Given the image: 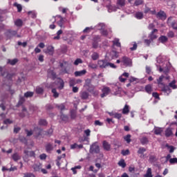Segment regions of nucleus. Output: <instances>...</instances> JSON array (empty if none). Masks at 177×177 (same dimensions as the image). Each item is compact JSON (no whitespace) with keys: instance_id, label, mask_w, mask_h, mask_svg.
<instances>
[{"instance_id":"obj_12","label":"nucleus","mask_w":177,"mask_h":177,"mask_svg":"<svg viewBox=\"0 0 177 177\" xmlns=\"http://www.w3.org/2000/svg\"><path fill=\"white\" fill-rule=\"evenodd\" d=\"M102 146L106 151H110V149H111V145L107 141L104 140L103 142Z\"/></svg>"},{"instance_id":"obj_3","label":"nucleus","mask_w":177,"mask_h":177,"mask_svg":"<svg viewBox=\"0 0 177 177\" xmlns=\"http://www.w3.org/2000/svg\"><path fill=\"white\" fill-rule=\"evenodd\" d=\"M121 63L125 67H132V59L127 57H122Z\"/></svg>"},{"instance_id":"obj_4","label":"nucleus","mask_w":177,"mask_h":177,"mask_svg":"<svg viewBox=\"0 0 177 177\" xmlns=\"http://www.w3.org/2000/svg\"><path fill=\"white\" fill-rule=\"evenodd\" d=\"M59 66L61 67V73L62 74H68V71H67V67H68V62L66 61L60 62Z\"/></svg>"},{"instance_id":"obj_36","label":"nucleus","mask_w":177,"mask_h":177,"mask_svg":"<svg viewBox=\"0 0 177 177\" xmlns=\"http://www.w3.org/2000/svg\"><path fill=\"white\" fill-rule=\"evenodd\" d=\"M122 113L123 114H128V113H129V106L126 104L123 108Z\"/></svg>"},{"instance_id":"obj_44","label":"nucleus","mask_w":177,"mask_h":177,"mask_svg":"<svg viewBox=\"0 0 177 177\" xmlns=\"http://www.w3.org/2000/svg\"><path fill=\"white\" fill-rule=\"evenodd\" d=\"M25 132H26V136H31L34 135V131L32 130H28V129H25Z\"/></svg>"},{"instance_id":"obj_57","label":"nucleus","mask_w":177,"mask_h":177,"mask_svg":"<svg viewBox=\"0 0 177 177\" xmlns=\"http://www.w3.org/2000/svg\"><path fill=\"white\" fill-rule=\"evenodd\" d=\"M49 75H51L53 78H56V73H55L53 71H50L48 72Z\"/></svg>"},{"instance_id":"obj_31","label":"nucleus","mask_w":177,"mask_h":177,"mask_svg":"<svg viewBox=\"0 0 177 177\" xmlns=\"http://www.w3.org/2000/svg\"><path fill=\"white\" fill-rule=\"evenodd\" d=\"M24 102H26V99H24V97H20L18 104H17V107H20V106H21Z\"/></svg>"},{"instance_id":"obj_40","label":"nucleus","mask_w":177,"mask_h":177,"mask_svg":"<svg viewBox=\"0 0 177 177\" xmlns=\"http://www.w3.org/2000/svg\"><path fill=\"white\" fill-rule=\"evenodd\" d=\"M93 60H97L99 59V54L97 53H93L91 55Z\"/></svg>"},{"instance_id":"obj_54","label":"nucleus","mask_w":177,"mask_h":177,"mask_svg":"<svg viewBox=\"0 0 177 177\" xmlns=\"http://www.w3.org/2000/svg\"><path fill=\"white\" fill-rule=\"evenodd\" d=\"M75 117H77V114L75 113V111H71V118H72V120H75Z\"/></svg>"},{"instance_id":"obj_30","label":"nucleus","mask_w":177,"mask_h":177,"mask_svg":"<svg viewBox=\"0 0 177 177\" xmlns=\"http://www.w3.org/2000/svg\"><path fill=\"white\" fill-rule=\"evenodd\" d=\"M144 177H153V174H151V168H148L146 174L144 175Z\"/></svg>"},{"instance_id":"obj_11","label":"nucleus","mask_w":177,"mask_h":177,"mask_svg":"<svg viewBox=\"0 0 177 177\" xmlns=\"http://www.w3.org/2000/svg\"><path fill=\"white\" fill-rule=\"evenodd\" d=\"M26 115H28V111L27 110V108H26V106H23L21 112L19 113V117H21V118H24Z\"/></svg>"},{"instance_id":"obj_59","label":"nucleus","mask_w":177,"mask_h":177,"mask_svg":"<svg viewBox=\"0 0 177 177\" xmlns=\"http://www.w3.org/2000/svg\"><path fill=\"white\" fill-rule=\"evenodd\" d=\"M24 177H35V175L32 173H25Z\"/></svg>"},{"instance_id":"obj_64","label":"nucleus","mask_w":177,"mask_h":177,"mask_svg":"<svg viewBox=\"0 0 177 177\" xmlns=\"http://www.w3.org/2000/svg\"><path fill=\"white\" fill-rule=\"evenodd\" d=\"M3 123L6 124H13V121L10 120V119H6V120L3 121Z\"/></svg>"},{"instance_id":"obj_2","label":"nucleus","mask_w":177,"mask_h":177,"mask_svg":"<svg viewBox=\"0 0 177 177\" xmlns=\"http://www.w3.org/2000/svg\"><path fill=\"white\" fill-rule=\"evenodd\" d=\"M33 135L36 139H39L40 136L44 138V130L41 128L36 127L34 129Z\"/></svg>"},{"instance_id":"obj_63","label":"nucleus","mask_w":177,"mask_h":177,"mask_svg":"<svg viewBox=\"0 0 177 177\" xmlns=\"http://www.w3.org/2000/svg\"><path fill=\"white\" fill-rule=\"evenodd\" d=\"M19 46H23V48H26L27 46V42L21 43V41H18Z\"/></svg>"},{"instance_id":"obj_38","label":"nucleus","mask_w":177,"mask_h":177,"mask_svg":"<svg viewBox=\"0 0 177 177\" xmlns=\"http://www.w3.org/2000/svg\"><path fill=\"white\" fill-rule=\"evenodd\" d=\"M118 165L120 167H122V168H125L127 167V164L125 163V161L124 160L119 161Z\"/></svg>"},{"instance_id":"obj_60","label":"nucleus","mask_w":177,"mask_h":177,"mask_svg":"<svg viewBox=\"0 0 177 177\" xmlns=\"http://www.w3.org/2000/svg\"><path fill=\"white\" fill-rule=\"evenodd\" d=\"M122 156H128L129 154V149L122 150Z\"/></svg>"},{"instance_id":"obj_41","label":"nucleus","mask_w":177,"mask_h":177,"mask_svg":"<svg viewBox=\"0 0 177 177\" xmlns=\"http://www.w3.org/2000/svg\"><path fill=\"white\" fill-rule=\"evenodd\" d=\"M28 15H29L32 19H35V17H37V14L34 11H29Z\"/></svg>"},{"instance_id":"obj_47","label":"nucleus","mask_w":177,"mask_h":177,"mask_svg":"<svg viewBox=\"0 0 177 177\" xmlns=\"http://www.w3.org/2000/svg\"><path fill=\"white\" fill-rule=\"evenodd\" d=\"M124 139L127 143H131V134H128Z\"/></svg>"},{"instance_id":"obj_62","label":"nucleus","mask_w":177,"mask_h":177,"mask_svg":"<svg viewBox=\"0 0 177 177\" xmlns=\"http://www.w3.org/2000/svg\"><path fill=\"white\" fill-rule=\"evenodd\" d=\"M97 28L98 30H103V28H104V24H99L97 26Z\"/></svg>"},{"instance_id":"obj_56","label":"nucleus","mask_w":177,"mask_h":177,"mask_svg":"<svg viewBox=\"0 0 177 177\" xmlns=\"http://www.w3.org/2000/svg\"><path fill=\"white\" fill-rule=\"evenodd\" d=\"M169 162L170 164H177V158H170Z\"/></svg>"},{"instance_id":"obj_58","label":"nucleus","mask_w":177,"mask_h":177,"mask_svg":"<svg viewBox=\"0 0 177 177\" xmlns=\"http://www.w3.org/2000/svg\"><path fill=\"white\" fill-rule=\"evenodd\" d=\"M121 117H122V114L117 113H114V118H117L118 120H120Z\"/></svg>"},{"instance_id":"obj_15","label":"nucleus","mask_w":177,"mask_h":177,"mask_svg":"<svg viewBox=\"0 0 177 177\" xmlns=\"http://www.w3.org/2000/svg\"><path fill=\"white\" fill-rule=\"evenodd\" d=\"M80 97L82 99V100H86L88 97H89V93L86 91H83L80 93Z\"/></svg>"},{"instance_id":"obj_22","label":"nucleus","mask_w":177,"mask_h":177,"mask_svg":"<svg viewBox=\"0 0 177 177\" xmlns=\"http://www.w3.org/2000/svg\"><path fill=\"white\" fill-rule=\"evenodd\" d=\"M165 77L164 75H161L158 79H157V84L158 85L160 86H163L164 85H165L162 81L164 80Z\"/></svg>"},{"instance_id":"obj_21","label":"nucleus","mask_w":177,"mask_h":177,"mask_svg":"<svg viewBox=\"0 0 177 177\" xmlns=\"http://www.w3.org/2000/svg\"><path fill=\"white\" fill-rule=\"evenodd\" d=\"M53 52H55V48L53 46H48L46 53H48V55H53Z\"/></svg>"},{"instance_id":"obj_26","label":"nucleus","mask_w":177,"mask_h":177,"mask_svg":"<svg viewBox=\"0 0 177 177\" xmlns=\"http://www.w3.org/2000/svg\"><path fill=\"white\" fill-rule=\"evenodd\" d=\"M156 17L158 19H165V12L164 11H160L157 13Z\"/></svg>"},{"instance_id":"obj_51","label":"nucleus","mask_w":177,"mask_h":177,"mask_svg":"<svg viewBox=\"0 0 177 177\" xmlns=\"http://www.w3.org/2000/svg\"><path fill=\"white\" fill-rule=\"evenodd\" d=\"M94 125L96 127H102L103 125V122H100V120H95L94 122Z\"/></svg>"},{"instance_id":"obj_28","label":"nucleus","mask_w":177,"mask_h":177,"mask_svg":"<svg viewBox=\"0 0 177 177\" xmlns=\"http://www.w3.org/2000/svg\"><path fill=\"white\" fill-rule=\"evenodd\" d=\"M15 24L17 27H21L23 26V20L18 19L15 21Z\"/></svg>"},{"instance_id":"obj_13","label":"nucleus","mask_w":177,"mask_h":177,"mask_svg":"<svg viewBox=\"0 0 177 177\" xmlns=\"http://www.w3.org/2000/svg\"><path fill=\"white\" fill-rule=\"evenodd\" d=\"M19 62V59L17 58H15L13 59H8L7 60V64H10V66H15Z\"/></svg>"},{"instance_id":"obj_24","label":"nucleus","mask_w":177,"mask_h":177,"mask_svg":"<svg viewBox=\"0 0 177 177\" xmlns=\"http://www.w3.org/2000/svg\"><path fill=\"white\" fill-rule=\"evenodd\" d=\"M176 84V80H173L169 84L168 86L169 88H171L172 89H177V86Z\"/></svg>"},{"instance_id":"obj_48","label":"nucleus","mask_w":177,"mask_h":177,"mask_svg":"<svg viewBox=\"0 0 177 177\" xmlns=\"http://www.w3.org/2000/svg\"><path fill=\"white\" fill-rule=\"evenodd\" d=\"M19 140L22 143H24V145H27V138L26 137H19Z\"/></svg>"},{"instance_id":"obj_35","label":"nucleus","mask_w":177,"mask_h":177,"mask_svg":"<svg viewBox=\"0 0 177 177\" xmlns=\"http://www.w3.org/2000/svg\"><path fill=\"white\" fill-rule=\"evenodd\" d=\"M36 93H37L38 95H42V93H44V88H42L41 87L37 86L36 88Z\"/></svg>"},{"instance_id":"obj_8","label":"nucleus","mask_w":177,"mask_h":177,"mask_svg":"<svg viewBox=\"0 0 177 177\" xmlns=\"http://www.w3.org/2000/svg\"><path fill=\"white\" fill-rule=\"evenodd\" d=\"M56 17H58V19H59V21L57 22L58 26H60L61 28H64V26H63V24H64L66 21H67V19L66 18H63L61 15H57Z\"/></svg>"},{"instance_id":"obj_17","label":"nucleus","mask_w":177,"mask_h":177,"mask_svg":"<svg viewBox=\"0 0 177 177\" xmlns=\"http://www.w3.org/2000/svg\"><path fill=\"white\" fill-rule=\"evenodd\" d=\"M140 142L141 145H148L149 144V138L146 136H143L141 138H140Z\"/></svg>"},{"instance_id":"obj_43","label":"nucleus","mask_w":177,"mask_h":177,"mask_svg":"<svg viewBox=\"0 0 177 177\" xmlns=\"http://www.w3.org/2000/svg\"><path fill=\"white\" fill-rule=\"evenodd\" d=\"M52 93L53 94V97H59V93L56 91V88L52 89Z\"/></svg>"},{"instance_id":"obj_19","label":"nucleus","mask_w":177,"mask_h":177,"mask_svg":"<svg viewBox=\"0 0 177 177\" xmlns=\"http://www.w3.org/2000/svg\"><path fill=\"white\" fill-rule=\"evenodd\" d=\"M24 153L27 157H34L35 156V152L33 151L24 150Z\"/></svg>"},{"instance_id":"obj_32","label":"nucleus","mask_w":177,"mask_h":177,"mask_svg":"<svg viewBox=\"0 0 177 177\" xmlns=\"http://www.w3.org/2000/svg\"><path fill=\"white\" fill-rule=\"evenodd\" d=\"M165 136L166 138H169V136H172V130H171V129H167L165 131Z\"/></svg>"},{"instance_id":"obj_10","label":"nucleus","mask_w":177,"mask_h":177,"mask_svg":"<svg viewBox=\"0 0 177 177\" xmlns=\"http://www.w3.org/2000/svg\"><path fill=\"white\" fill-rule=\"evenodd\" d=\"M108 64L107 61L106 60H99L98 61V66L100 68H106L108 67Z\"/></svg>"},{"instance_id":"obj_29","label":"nucleus","mask_w":177,"mask_h":177,"mask_svg":"<svg viewBox=\"0 0 177 177\" xmlns=\"http://www.w3.org/2000/svg\"><path fill=\"white\" fill-rule=\"evenodd\" d=\"M117 5L120 8H124V6H125V0H118Z\"/></svg>"},{"instance_id":"obj_61","label":"nucleus","mask_w":177,"mask_h":177,"mask_svg":"<svg viewBox=\"0 0 177 177\" xmlns=\"http://www.w3.org/2000/svg\"><path fill=\"white\" fill-rule=\"evenodd\" d=\"M98 46H99V44L97 43V41H94L93 42V48H94V49H97Z\"/></svg>"},{"instance_id":"obj_33","label":"nucleus","mask_w":177,"mask_h":177,"mask_svg":"<svg viewBox=\"0 0 177 177\" xmlns=\"http://www.w3.org/2000/svg\"><path fill=\"white\" fill-rule=\"evenodd\" d=\"M159 41L162 42V44H164L165 42H167L168 41V37L167 36H161L159 37Z\"/></svg>"},{"instance_id":"obj_34","label":"nucleus","mask_w":177,"mask_h":177,"mask_svg":"<svg viewBox=\"0 0 177 177\" xmlns=\"http://www.w3.org/2000/svg\"><path fill=\"white\" fill-rule=\"evenodd\" d=\"M34 96V92L28 91L24 93V97H32Z\"/></svg>"},{"instance_id":"obj_18","label":"nucleus","mask_w":177,"mask_h":177,"mask_svg":"<svg viewBox=\"0 0 177 177\" xmlns=\"http://www.w3.org/2000/svg\"><path fill=\"white\" fill-rule=\"evenodd\" d=\"M155 135H161L162 133V128L155 127L153 129Z\"/></svg>"},{"instance_id":"obj_23","label":"nucleus","mask_w":177,"mask_h":177,"mask_svg":"<svg viewBox=\"0 0 177 177\" xmlns=\"http://www.w3.org/2000/svg\"><path fill=\"white\" fill-rule=\"evenodd\" d=\"M57 83H58V85H59L58 88L62 90V89H63V88H64V81H63V80L59 78Z\"/></svg>"},{"instance_id":"obj_39","label":"nucleus","mask_w":177,"mask_h":177,"mask_svg":"<svg viewBox=\"0 0 177 177\" xmlns=\"http://www.w3.org/2000/svg\"><path fill=\"white\" fill-rule=\"evenodd\" d=\"M82 63H83L82 59H81V58H77L74 62V65L78 66V64H82Z\"/></svg>"},{"instance_id":"obj_42","label":"nucleus","mask_w":177,"mask_h":177,"mask_svg":"<svg viewBox=\"0 0 177 177\" xmlns=\"http://www.w3.org/2000/svg\"><path fill=\"white\" fill-rule=\"evenodd\" d=\"M39 124L45 127L48 125V122H46V120L41 119L39 121Z\"/></svg>"},{"instance_id":"obj_16","label":"nucleus","mask_w":177,"mask_h":177,"mask_svg":"<svg viewBox=\"0 0 177 177\" xmlns=\"http://www.w3.org/2000/svg\"><path fill=\"white\" fill-rule=\"evenodd\" d=\"M85 74H86V70L85 69L75 72V76L76 77H82V75H85Z\"/></svg>"},{"instance_id":"obj_37","label":"nucleus","mask_w":177,"mask_h":177,"mask_svg":"<svg viewBox=\"0 0 177 177\" xmlns=\"http://www.w3.org/2000/svg\"><path fill=\"white\" fill-rule=\"evenodd\" d=\"M14 6H15L17 8V10L19 12H21V10H23V7L21 6V4L15 3Z\"/></svg>"},{"instance_id":"obj_49","label":"nucleus","mask_w":177,"mask_h":177,"mask_svg":"<svg viewBox=\"0 0 177 177\" xmlns=\"http://www.w3.org/2000/svg\"><path fill=\"white\" fill-rule=\"evenodd\" d=\"M52 133H53V129H50L47 131H45L44 134H46L47 136H50V135H52Z\"/></svg>"},{"instance_id":"obj_45","label":"nucleus","mask_w":177,"mask_h":177,"mask_svg":"<svg viewBox=\"0 0 177 177\" xmlns=\"http://www.w3.org/2000/svg\"><path fill=\"white\" fill-rule=\"evenodd\" d=\"M146 151V148L145 147H140L138 151V154H143Z\"/></svg>"},{"instance_id":"obj_7","label":"nucleus","mask_w":177,"mask_h":177,"mask_svg":"<svg viewBox=\"0 0 177 177\" xmlns=\"http://www.w3.org/2000/svg\"><path fill=\"white\" fill-rule=\"evenodd\" d=\"M173 17H169L167 20V24L172 27L174 30H177V22L173 20Z\"/></svg>"},{"instance_id":"obj_50","label":"nucleus","mask_w":177,"mask_h":177,"mask_svg":"<svg viewBox=\"0 0 177 177\" xmlns=\"http://www.w3.org/2000/svg\"><path fill=\"white\" fill-rule=\"evenodd\" d=\"M56 107L59 109L61 110V111H63L64 109H66V106H64V104H61L60 105H57Z\"/></svg>"},{"instance_id":"obj_52","label":"nucleus","mask_w":177,"mask_h":177,"mask_svg":"<svg viewBox=\"0 0 177 177\" xmlns=\"http://www.w3.org/2000/svg\"><path fill=\"white\" fill-rule=\"evenodd\" d=\"M157 39V35H155L154 33H151L149 35V39H151V41H153V39Z\"/></svg>"},{"instance_id":"obj_55","label":"nucleus","mask_w":177,"mask_h":177,"mask_svg":"<svg viewBox=\"0 0 177 177\" xmlns=\"http://www.w3.org/2000/svg\"><path fill=\"white\" fill-rule=\"evenodd\" d=\"M142 3H143V0H136L134 5L139 6V5H142Z\"/></svg>"},{"instance_id":"obj_20","label":"nucleus","mask_w":177,"mask_h":177,"mask_svg":"<svg viewBox=\"0 0 177 177\" xmlns=\"http://www.w3.org/2000/svg\"><path fill=\"white\" fill-rule=\"evenodd\" d=\"M12 158L14 161L17 162L19 160H21V156L19 153H15L12 155Z\"/></svg>"},{"instance_id":"obj_5","label":"nucleus","mask_w":177,"mask_h":177,"mask_svg":"<svg viewBox=\"0 0 177 177\" xmlns=\"http://www.w3.org/2000/svg\"><path fill=\"white\" fill-rule=\"evenodd\" d=\"M102 93L101 94V97H106V96H108V95H110V92H111V89H110V87H107L106 86H104L102 89Z\"/></svg>"},{"instance_id":"obj_6","label":"nucleus","mask_w":177,"mask_h":177,"mask_svg":"<svg viewBox=\"0 0 177 177\" xmlns=\"http://www.w3.org/2000/svg\"><path fill=\"white\" fill-rule=\"evenodd\" d=\"M100 151V149H99V145H97L96 143L93 144L90 147V153L91 154H93V153H95L97 154Z\"/></svg>"},{"instance_id":"obj_53","label":"nucleus","mask_w":177,"mask_h":177,"mask_svg":"<svg viewBox=\"0 0 177 177\" xmlns=\"http://www.w3.org/2000/svg\"><path fill=\"white\" fill-rule=\"evenodd\" d=\"M75 84H77V82H75V79H71L69 81V85L70 86H74V85H75Z\"/></svg>"},{"instance_id":"obj_14","label":"nucleus","mask_w":177,"mask_h":177,"mask_svg":"<svg viewBox=\"0 0 177 177\" xmlns=\"http://www.w3.org/2000/svg\"><path fill=\"white\" fill-rule=\"evenodd\" d=\"M45 149L47 153H50V151H53V145L50 144V142H48L46 145Z\"/></svg>"},{"instance_id":"obj_27","label":"nucleus","mask_w":177,"mask_h":177,"mask_svg":"<svg viewBox=\"0 0 177 177\" xmlns=\"http://www.w3.org/2000/svg\"><path fill=\"white\" fill-rule=\"evenodd\" d=\"M145 91L147 93H149V95L153 92V87H151V85L148 84L145 86Z\"/></svg>"},{"instance_id":"obj_46","label":"nucleus","mask_w":177,"mask_h":177,"mask_svg":"<svg viewBox=\"0 0 177 177\" xmlns=\"http://www.w3.org/2000/svg\"><path fill=\"white\" fill-rule=\"evenodd\" d=\"M61 120H62V121H68V116L63 113H61Z\"/></svg>"},{"instance_id":"obj_9","label":"nucleus","mask_w":177,"mask_h":177,"mask_svg":"<svg viewBox=\"0 0 177 177\" xmlns=\"http://www.w3.org/2000/svg\"><path fill=\"white\" fill-rule=\"evenodd\" d=\"M162 92H164L166 96H169V93L172 92V90L169 88V86H165V84H164L163 87L162 88Z\"/></svg>"},{"instance_id":"obj_25","label":"nucleus","mask_w":177,"mask_h":177,"mask_svg":"<svg viewBox=\"0 0 177 177\" xmlns=\"http://www.w3.org/2000/svg\"><path fill=\"white\" fill-rule=\"evenodd\" d=\"M134 17H136V19H138V20H142V19H143V12H136Z\"/></svg>"},{"instance_id":"obj_1","label":"nucleus","mask_w":177,"mask_h":177,"mask_svg":"<svg viewBox=\"0 0 177 177\" xmlns=\"http://www.w3.org/2000/svg\"><path fill=\"white\" fill-rule=\"evenodd\" d=\"M6 36L8 39L13 38V37H17V38H21L20 35H17V30H8L6 32Z\"/></svg>"}]
</instances>
